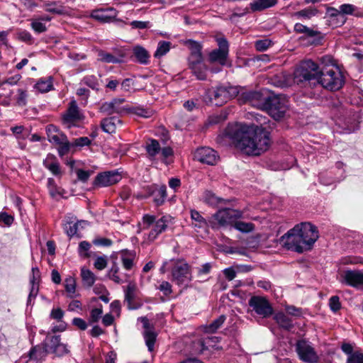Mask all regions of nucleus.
Returning a JSON list of instances; mask_svg holds the SVG:
<instances>
[{"instance_id": "nucleus-1", "label": "nucleus", "mask_w": 363, "mask_h": 363, "mask_svg": "<svg viewBox=\"0 0 363 363\" xmlns=\"http://www.w3.org/2000/svg\"><path fill=\"white\" fill-rule=\"evenodd\" d=\"M225 134L233 140L237 148L247 155H259L270 145L269 133L262 127L236 123L228 125Z\"/></svg>"}, {"instance_id": "nucleus-2", "label": "nucleus", "mask_w": 363, "mask_h": 363, "mask_svg": "<svg viewBox=\"0 0 363 363\" xmlns=\"http://www.w3.org/2000/svg\"><path fill=\"white\" fill-rule=\"evenodd\" d=\"M317 228L310 223L296 225L280 238V243L286 249L302 253L310 250L318 239Z\"/></svg>"}, {"instance_id": "nucleus-3", "label": "nucleus", "mask_w": 363, "mask_h": 363, "mask_svg": "<svg viewBox=\"0 0 363 363\" xmlns=\"http://www.w3.org/2000/svg\"><path fill=\"white\" fill-rule=\"evenodd\" d=\"M320 69L311 60L301 62L294 72V81L304 87L314 88L318 84Z\"/></svg>"}, {"instance_id": "nucleus-4", "label": "nucleus", "mask_w": 363, "mask_h": 363, "mask_svg": "<svg viewBox=\"0 0 363 363\" xmlns=\"http://www.w3.org/2000/svg\"><path fill=\"white\" fill-rule=\"evenodd\" d=\"M239 94V87L229 84L212 87L206 91L203 101L206 104L222 106Z\"/></svg>"}, {"instance_id": "nucleus-5", "label": "nucleus", "mask_w": 363, "mask_h": 363, "mask_svg": "<svg viewBox=\"0 0 363 363\" xmlns=\"http://www.w3.org/2000/svg\"><path fill=\"white\" fill-rule=\"evenodd\" d=\"M288 107L285 96L266 95L260 110L266 111L274 119L280 120L284 117Z\"/></svg>"}, {"instance_id": "nucleus-6", "label": "nucleus", "mask_w": 363, "mask_h": 363, "mask_svg": "<svg viewBox=\"0 0 363 363\" xmlns=\"http://www.w3.org/2000/svg\"><path fill=\"white\" fill-rule=\"evenodd\" d=\"M318 80V85L330 91L339 90L345 82L342 72L337 68L321 70Z\"/></svg>"}, {"instance_id": "nucleus-7", "label": "nucleus", "mask_w": 363, "mask_h": 363, "mask_svg": "<svg viewBox=\"0 0 363 363\" xmlns=\"http://www.w3.org/2000/svg\"><path fill=\"white\" fill-rule=\"evenodd\" d=\"M218 48L213 50L208 55V61L221 66L228 65L229 55V44L225 38H218L216 40Z\"/></svg>"}, {"instance_id": "nucleus-8", "label": "nucleus", "mask_w": 363, "mask_h": 363, "mask_svg": "<svg viewBox=\"0 0 363 363\" xmlns=\"http://www.w3.org/2000/svg\"><path fill=\"white\" fill-rule=\"evenodd\" d=\"M172 281L177 285H187L192 279L191 267L184 261H177L172 269Z\"/></svg>"}, {"instance_id": "nucleus-9", "label": "nucleus", "mask_w": 363, "mask_h": 363, "mask_svg": "<svg viewBox=\"0 0 363 363\" xmlns=\"http://www.w3.org/2000/svg\"><path fill=\"white\" fill-rule=\"evenodd\" d=\"M84 116L80 111L77 102L73 100L69 102L67 111L62 116V123L66 128L77 126V124L83 121Z\"/></svg>"}, {"instance_id": "nucleus-10", "label": "nucleus", "mask_w": 363, "mask_h": 363, "mask_svg": "<svg viewBox=\"0 0 363 363\" xmlns=\"http://www.w3.org/2000/svg\"><path fill=\"white\" fill-rule=\"evenodd\" d=\"M296 352L298 358L306 363H317L319 357L311 343L306 340H298L296 343Z\"/></svg>"}, {"instance_id": "nucleus-11", "label": "nucleus", "mask_w": 363, "mask_h": 363, "mask_svg": "<svg viewBox=\"0 0 363 363\" xmlns=\"http://www.w3.org/2000/svg\"><path fill=\"white\" fill-rule=\"evenodd\" d=\"M248 304L252 311L263 318L271 316L274 313L270 303L263 296H252L248 301Z\"/></svg>"}, {"instance_id": "nucleus-12", "label": "nucleus", "mask_w": 363, "mask_h": 363, "mask_svg": "<svg viewBox=\"0 0 363 363\" xmlns=\"http://www.w3.org/2000/svg\"><path fill=\"white\" fill-rule=\"evenodd\" d=\"M60 335H47L43 345L45 346L48 354L62 357L69 352L67 345L60 341Z\"/></svg>"}, {"instance_id": "nucleus-13", "label": "nucleus", "mask_w": 363, "mask_h": 363, "mask_svg": "<svg viewBox=\"0 0 363 363\" xmlns=\"http://www.w3.org/2000/svg\"><path fill=\"white\" fill-rule=\"evenodd\" d=\"M242 217V212L233 208H221L218 210L213 218L220 226L233 225L235 220Z\"/></svg>"}, {"instance_id": "nucleus-14", "label": "nucleus", "mask_w": 363, "mask_h": 363, "mask_svg": "<svg viewBox=\"0 0 363 363\" xmlns=\"http://www.w3.org/2000/svg\"><path fill=\"white\" fill-rule=\"evenodd\" d=\"M237 96L240 103H249L252 106L260 109L266 95L260 91H246L239 87V94Z\"/></svg>"}, {"instance_id": "nucleus-15", "label": "nucleus", "mask_w": 363, "mask_h": 363, "mask_svg": "<svg viewBox=\"0 0 363 363\" xmlns=\"http://www.w3.org/2000/svg\"><path fill=\"white\" fill-rule=\"evenodd\" d=\"M194 158L201 163L215 165L219 160V155L213 149L208 147H202L196 150Z\"/></svg>"}, {"instance_id": "nucleus-16", "label": "nucleus", "mask_w": 363, "mask_h": 363, "mask_svg": "<svg viewBox=\"0 0 363 363\" xmlns=\"http://www.w3.org/2000/svg\"><path fill=\"white\" fill-rule=\"evenodd\" d=\"M122 179L117 171H108L99 174L94 180L95 186L105 187L119 182Z\"/></svg>"}, {"instance_id": "nucleus-17", "label": "nucleus", "mask_w": 363, "mask_h": 363, "mask_svg": "<svg viewBox=\"0 0 363 363\" xmlns=\"http://www.w3.org/2000/svg\"><path fill=\"white\" fill-rule=\"evenodd\" d=\"M117 11L113 7H105L94 10L91 17L102 23H109L116 18Z\"/></svg>"}, {"instance_id": "nucleus-18", "label": "nucleus", "mask_w": 363, "mask_h": 363, "mask_svg": "<svg viewBox=\"0 0 363 363\" xmlns=\"http://www.w3.org/2000/svg\"><path fill=\"white\" fill-rule=\"evenodd\" d=\"M125 101L124 99H113L111 101H106L100 106V112L112 115L113 113H122L125 109L121 105Z\"/></svg>"}, {"instance_id": "nucleus-19", "label": "nucleus", "mask_w": 363, "mask_h": 363, "mask_svg": "<svg viewBox=\"0 0 363 363\" xmlns=\"http://www.w3.org/2000/svg\"><path fill=\"white\" fill-rule=\"evenodd\" d=\"M345 283L351 286L359 288L363 286V272L357 270H347L343 275Z\"/></svg>"}, {"instance_id": "nucleus-20", "label": "nucleus", "mask_w": 363, "mask_h": 363, "mask_svg": "<svg viewBox=\"0 0 363 363\" xmlns=\"http://www.w3.org/2000/svg\"><path fill=\"white\" fill-rule=\"evenodd\" d=\"M46 133L48 141L55 145L62 143L67 138L57 126L52 124H49L46 126Z\"/></svg>"}, {"instance_id": "nucleus-21", "label": "nucleus", "mask_w": 363, "mask_h": 363, "mask_svg": "<svg viewBox=\"0 0 363 363\" xmlns=\"http://www.w3.org/2000/svg\"><path fill=\"white\" fill-rule=\"evenodd\" d=\"M170 218V216H164L155 222L154 228L148 235V240L150 241H154L160 234L167 229V223Z\"/></svg>"}, {"instance_id": "nucleus-22", "label": "nucleus", "mask_w": 363, "mask_h": 363, "mask_svg": "<svg viewBox=\"0 0 363 363\" xmlns=\"http://www.w3.org/2000/svg\"><path fill=\"white\" fill-rule=\"evenodd\" d=\"M48 354L46 347L42 343L41 345L33 346L28 352V356L30 360L34 361L36 363H41L45 359Z\"/></svg>"}, {"instance_id": "nucleus-23", "label": "nucleus", "mask_w": 363, "mask_h": 363, "mask_svg": "<svg viewBox=\"0 0 363 363\" xmlns=\"http://www.w3.org/2000/svg\"><path fill=\"white\" fill-rule=\"evenodd\" d=\"M191 218L192 220L193 228L199 232L200 230H206L208 228L207 220L201 216L200 212L196 210L191 209Z\"/></svg>"}, {"instance_id": "nucleus-24", "label": "nucleus", "mask_w": 363, "mask_h": 363, "mask_svg": "<svg viewBox=\"0 0 363 363\" xmlns=\"http://www.w3.org/2000/svg\"><path fill=\"white\" fill-rule=\"evenodd\" d=\"M145 150L150 160H155L157 155L161 151V145L158 140L153 138H147L145 141Z\"/></svg>"}, {"instance_id": "nucleus-25", "label": "nucleus", "mask_w": 363, "mask_h": 363, "mask_svg": "<svg viewBox=\"0 0 363 363\" xmlns=\"http://www.w3.org/2000/svg\"><path fill=\"white\" fill-rule=\"evenodd\" d=\"M330 25L333 27H340L347 21V17H344L335 8L330 7L327 10Z\"/></svg>"}, {"instance_id": "nucleus-26", "label": "nucleus", "mask_w": 363, "mask_h": 363, "mask_svg": "<svg viewBox=\"0 0 363 363\" xmlns=\"http://www.w3.org/2000/svg\"><path fill=\"white\" fill-rule=\"evenodd\" d=\"M344 17L347 16H353L358 18L363 17V11L360 10L356 6L351 4H341L337 9H336Z\"/></svg>"}, {"instance_id": "nucleus-27", "label": "nucleus", "mask_w": 363, "mask_h": 363, "mask_svg": "<svg viewBox=\"0 0 363 363\" xmlns=\"http://www.w3.org/2000/svg\"><path fill=\"white\" fill-rule=\"evenodd\" d=\"M121 124V121L115 116L104 118L101 122L102 130L107 133L116 132L117 125Z\"/></svg>"}, {"instance_id": "nucleus-28", "label": "nucleus", "mask_w": 363, "mask_h": 363, "mask_svg": "<svg viewBox=\"0 0 363 363\" xmlns=\"http://www.w3.org/2000/svg\"><path fill=\"white\" fill-rule=\"evenodd\" d=\"M43 165L45 168L49 169L55 176L61 175V169L59 162L52 155H48L45 160L43 161Z\"/></svg>"}, {"instance_id": "nucleus-29", "label": "nucleus", "mask_w": 363, "mask_h": 363, "mask_svg": "<svg viewBox=\"0 0 363 363\" xmlns=\"http://www.w3.org/2000/svg\"><path fill=\"white\" fill-rule=\"evenodd\" d=\"M133 53L137 61L142 65H147L150 62V54L148 51L140 45H135L133 48Z\"/></svg>"}, {"instance_id": "nucleus-30", "label": "nucleus", "mask_w": 363, "mask_h": 363, "mask_svg": "<svg viewBox=\"0 0 363 363\" xmlns=\"http://www.w3.org/2000/svg\"><path fill=\"white\" fill-rule=\"evenodd\" d=\"M135 257V252L128 250H122L121 252V258L123 267L126 270L132 269L134 266Z\"/></svg>"}, {"instance_id": "nucleus-31", "label": "nucleus", "mask_w": 363, "mask_h": 363, "mask_svg": "<svg viewBox=\"0 0 363 363\" xmlns=\"http://www.w3.org/2000/svg\"><path fill=\"white\" fill-rule=\"evenodd\" d=\"M189 69L191 70V72L196 77L197 79H206V72L208 68L203 62L199 63L198 65L191 66L189 67Z\"/></svg>"}, {"instance_id": "nucleus-32", "label": "nucleus", "mask_w": 363, "mask_h": 363, "mask_svg": "<svg viewBox=\"0 0 363 363\" xmlns=\"http://www.w3.org/2000/svg\"><path fill=\"white\" fill-rule=\"evenodd\" d=\"M82 224H86V222L84 220H79L77 222L68 221L65 224L64 230L69 237H72L77 234L79 226H82L83 228Z\"/></svg>"}, {"instance_id": "nucleus-33", "label": "nucleus", "mask_w": 363, "mask_h": 363, "mask_svg": "<svg viewBox=\"0 0 363 363\" xmlns=\"http://www.w3.org/2000/svg\"><path fill=\"white\" fill-rule=\"evenodd\" d=\"M42 6L45 11L55 14H62L65 12L64 7L56 1H43Z\"/></svg>"}, {"instance_id": "nucleus-34", "label": "nucleus", "mask_w": 363, "mask_h": 363, "mask_svg": "<svg viewBox=\"0 0 363 363\" xmlns=\"http://www.w3.org/2000/svg\"><path fill=\"white\" fill-rule=\"evenodd\" d=\"M35 88L41 93L50 91L53 88L52 78L51 77L47 79H40L35 85Z\"/></svg>"}, {"instance_id": "nucleus-35", "label": "nucleus", "mask_w": 363, "mask_h": 363, "mask_svg": "<svg viewBox=\"0 0 363 363\" xmlns=\"http://www.w3.org/2000/svg\"><path fill=\"white\" fill-rule=\"evenodd\" d=\"M154 196V202L157 206L162 205L167 197V188L165 186H162L158 189H155L152 194Z\"/></svg>"}, {"instance_id": "nucleus-36", "label": "nucleus", "mask_w": 363, "mask_h": 363, "mask_svg": "<svg viewBox=\"0 0 363 363\" xmlns=\"http://www.w3.org/2000/svg\"><path fill=\"white\" fill-rule=\"evenodd\" d=\"M274 319L281 328L286 330H289L293 327L291 319L284 313H277L274 316Z\"/></svg>"}, {"instance_id": "nucleus-37", "label": "nucleus", "mask_w": 363, "mask_h": 363, "mask_svg": "<svg viewBox=\"0 0 363 363\" xmlns=\"http://www.w3.org/2000/svg\"><path fill=\"white\" fill-rule=\"evenodd\" d=\"M233 226L235 229L242 233H251L255 230V225L252 223H246L237 220H235Z\"/></svg>"}, {"instance_id": "nucleus-38", "label": "nucleus", "mask_w": 363, "mask_h": 363, "mask_svg": "<svg viewBox=\"0 0 363 363\" xmlns=\"http://www.w3.org/2000/svg\"><path fill=\"white\" fill-rule=\"evenodd\" d=\"M226 318L224 315H220L218 318L214 320L211 323L205 326V332L208 333H216L222 325L224 323Z\"/></svg>"}, {"instance_id": "nucleus-39", "label": "nucleus", "mask_w": 363, "mask_h": 363, "mask_svg": "<svg viewBox=\"0 0 363 363\" xmlns=\"http://www.w3.org/2000/svg\"><path fill=\"white\" fill-rule=\"evenodd\" d=\"M218 342V337L216 336H207L206 337L198 340L200 345V351L203 352L208 350L210 347H213L214 344Z\"/></svg>"}, {"instance_id": "nucleus-40", "label": "nucleus", "mask_w": 363, "mask_h": 363, "mask_svg": "<svg viewBox=\"0 0 363 363\" xmlns=\"http://www.w3.org/2000/svg\"><path fill=\"white\" fill-rule=\"evenodd\" d=\"M136 289L137 287L135 284L130 282L125 290V300L128 303L129 308H132L130 305L135 298Z\"/></svg>"}, {"instance_id": "nucleus-41", "label": "nucleus", "mask_w": 363, "mask_h": 363, "mask_svg": "<svg viewBox=\"0 0 363 363\" xmlns=\"http://www.w3.org/2000/svg\"><path fill=\"white\" fill-rule=\"evenodd\" d=\"M171 43L169 41L161 40L158 42L157 50L154 54L156 58H160L165 55L170 50Z\"/></svg>"}, {"instance_id": "nucleus-42", "label": "nucleus", "mask_w": 363, "mask_h": 363, "mask_svg": "<svg viewBox=\"0 0 363 363\" xmlns=\"http://www.w3.org/2000/svg\"><path fill=\"white\" fill-rule=\"evenodd\" d=\"M203 201L208 205L217 206L220 203H224L225 200L216 196L211 191H206L203 196Z\"/></svg>"}, {"instance_id": "nucleus-43", "label": "nucleus", "mask_w": 363, "mask_h": 363, "mask_svg": "<svg viewBox=\"0 0 363 363\" xmlns=\"http://www.w3.org/2000/svg\"><path fill=\"white\" fill-rule=\"evenodd\" d=\"M65 288L68 294L67 296L70 298L75 297L76 281L72 277H69L65 280Z\"/></svg>"}, {"instance_id": "nucleus-44", "label": "nucleus", "mask_w": 363, "mask_h": 363, "mask_svg": "<svg viewBox=\"0 0 363 363\" xmlns=\"http://www.w3.org/2000/svg\"><path fill=\"white\" fill-rule=\"evenodd\" d=\"M81 276L84 285L91 287L95 282V275L89 269L82 268L81 269Z\"/></svg>"}, {"instance_id": "nucleus-45", "label": "nucleus", "mask_w": 363, "mask_h": 363, "mask_svg": "<svg viewBox=\"0 0 363 363\" xmlns=\"http://www.w3.org/2000/svg\"><path fill=\"white\" fill-rule=\"evenodd\" d=\"M144 338L148 350L152 352L154 349L156 340V334L151 330H145L144 332Z\"/></svg>"}, {"instance_id": "nucleus-46", "label": "nucleus", "mask_w": 363, "mask_h": 363, "mask_svg": "<svg viewBox=\"0 0 363 363\" xmlns=\"http://www.w3.org/2000/svg\"><path fill=\"white\" fill-rule=\"evenodd\" d=\"M119 270L120 269L118 264L116 262H113L112 267L108 271L109 278L117 284H121L123 281V279L118 275Z\"/></svg>"}, {"instance_id": "nucleus-47", "label": "nucleus", "mask_w": 363, "mask_h": 363, "mask_svg": "<svg viewBox=\"0 0 363 363\" xmlns=\"http://www.w3.org/2000/svg\"><path fill=\"white\" fill-rule=\"evenodd\" d=\"M277 0H259V2L252 4V9L255 11L267 9L274 6L277 4Z\"/></svg>"}, {"instance_id": "nucleus-48", "label": "nucleus", "mask_w": 363, "mask_h": 363, "mask_svg": "<svg viewBox=\"0 0 363 363\" xmlns=\"http://www.w3.org/2000/svg\"><path fill=\"white\" fill-rule=\"evenodd\" d=\"M99 57L101 61L106 63H118L120 60L111 53L106 52L104 51H100L99 52Z\"/></svg>"}, {"instance_id": "nucleus-49", "label": "nucleus", "mask_w": 363, "mask_h": 363, "mask_svg": "<svg viewBox=\"0 0 363 363\" xmlns=\"http://www.w3.org/2000/svg\"><path fill=\"white\" fill-rule=\"evenodd\" d=\"M317 13L318 10L315 8L310 6L296 12V15L299 17L309 19L311 17L315 16Z\"/></svg>"}, {"instance_id": "nucleus-50", "label": "nucleus", "mask_w": 363, "mask_h": 363, "mask_svg": "<svg viewBox=\"0 0 363 363\" xmlns=\"http://www.w3.org/2000/svg\"><path fill=\"white\" fill-rule=\"evenodd\" d=\"M30 26L32 29L37 33H42L47 30L45 23L40 21V19L33 18L31 19Z\"/></svg>"}, {"instance_id": "nucleus-51", "label": "nucleus", "mask_w": 363, "mask_h": 363, "mask_svg": "<svg viewBox=\"0 0 363 363\" xmlns=\"http://www.w3.org/2000/svg\"><path fill=\"white\" fill-rule=\"evenodd\" d=\"M186 45L191 51L190 55H202V46L199 43L193 40H189L186 42Z\"/></svg>"}, {"instance_id": "nucleus-52", "label": "nucleus", "mask_w": 363, "mask_h": 363, "mask_svg": "<svg viewBox=\"0 0 363 363\" xmlns=\"http://www.w3.org/2000/svg\"><path fill=\"white\" fill-rule=\"evenodd\" d=\"M17 38L22 42H24L28 45H31L34 43V38L28 31L26 30H21L17 33Z\"/></svg>"}, {"instance_id": "nucleus-53", "label": "nucleus", "mask_w": 363, "mask_h": 363, "mask_svg": "<svg viewBox=\"0 0 363 363\" xmlns=\"http://www.w3.org/2000/svg\"><path fill=\"white\" fill-rule=\"evenodd\" d=\"M28 94L26 91L18 89L17 90V94L15 97L16 104L18 106H24L27 103Z\"/></svg>"}, {"instance_id": "nucleus-54", "label": "nucleus", "mask_w": 363, "mask_h": 363, "mask_svg": "<svg viewBox=\"0 0 363 363\" xmlns=\"http://www.w3.org/2000/svg\"><path fill=\"white\" fill-rule=\"evenodd\" d=\"M294 30L296 32L299 33H304L308 36L313 37L316 35V32L313 30L308 28L307 26L301 23H296L294 26Z\"/></svg>"}, {"instance_id": "nucleus-55", "label": "nucleus", "mask_w": 363, "mask_h": 363, "mask_svg": "<svg viewBox=\"0 0 363 363\" xmlns=\"http://www.w3.org/2000/svg\"><path fill=\"white\" fill-rule=\"evenodd\" d=\"M83 82L86 86H89L92 89H99V82L96 76L88 75L84 77Z\"/></svg>"}, {"instance_id": "nucleus-56", "label": "nucleus", "mask_w": 363, "mask_h": 363, "mask_svg": "<svg viewBox=\"0 0 363 363\" xmlns=\"http://www.w3.org/2000/svg\"><path fill=\"white\" fill-rule=\"evenodd\" d=\"M57 145L59 146L57 152L60 157H62L69 152L71 144L69 143L67 138L65 141L63 140L62 143L58 144Z\"/></svg>"}, {"instance_id": "nucleus-57", "label": "nucleus", "mask_w": 363, "mask_h": 363, "mask_svg": "<svg viewBox=\"0 0 363 363\" xmlns=\"http://www.w3.org/2000/svg\"><path fill=\"white\" fill-rule=\"evenodd\" d=\"M103 313L102 306L100 308H93L90 313L89 322L90 323H94L99 320Z\"/></svg>"}, {"instance_id": "nucleus-58", "label": "nucleus", "mask_w": 363, "mask_h": 363, "mask_svg": "<svg viewBox=\"0 0 363 363\" xmlns=\"http://www.w3.org/2000/svg\"><path fill=\"white\" fill-rule=\"evenodd\" d=\"M271 40L269 39L258 40L255 42V46L258 51H265L270 45Z\"/></svg>"}, {"instance_id": "nucleus-59", "label": "nucleus", "mask_w": 363, "mask_h": 363, "mask_svg": "<svg viewBox=\"0 0 363 363\" xmlns=\"http://www.w3.org/2000/svg\"><path fill=\"white\" fill-rule=\"evenodd\" d=\"M48 187L52 197H55L57 195L60 194V192L55 184V180L52 178H49L48 179Z\"/></svg>"}, {"instance_id": "nucleus-60", "label": "nucleus", "mask_w": 363, "mask_h": 363, "mask_svg": "<svg viewBox=\"0 0 363 363\" xmlns=\"http://www.w3.org/2000/svg\"><path fill=\"white\" fill-rule=\"evenodd\" d=\"M329 306L333 312L338 311L341 308L340 298L337 296H333L329 299Z\"/></svg>"}, {"instance_id": "nucleus-61", "label": "nucleus", "mask_w": 363, "mask_h": 363, "mask_svg": "<svg viewBox=\"0 0 363 363\" xmlns=\"http://www.w3.org/2000/svg\"><path fill=\"white\" fill-rule=\"evenodd\" d=\"M39 291V284H30V293L28 297L27 304H31V301L34 299L38 295Z\"/></svg>"}, {"instance_id": "nucleus-62", "label": "nucleus", "mask_w": 363, "mask_h": 363, "mask_svg": "<svg viewBox=\"0 0 363 363\" xmlns=\"http://www.w3.org/2000/svg\"><path fill=\"white\" fill-rule=\"evenodd\" d=\"M347 363H363V353L354 352L353 354L347 357Z\"/></svg>"}, {"instance_id": "nucleus-63", "label": "nucleus", "mask_w": 363, "mask_h": 363, "mask_svg": "<svg viewBox=\"0 0 363 363\" xmlns=\"http://www.w3.org/2000/svg\"><path fill=\"white\" fill-rule=\"evenodd\" d=\"M31 276L30 278V284H38L40 281V272L37 267H32Z\"/></svg>"}, {"instance_id": "nucleus-64", "label": "nucleus", "mask_w": 363, "mask_h": 363, "mask_svg": "<svg viewBox=\"0 0 363 363\" xmlns=\"http://www.w3.org/2000/svg\"><path fill=\"white\" fill-rule=\"evenodd\" d=\"M91 247V245L87 241H82L79 245V253L81 256L88 257V251Z\"/></svg>"}]
</instances>
